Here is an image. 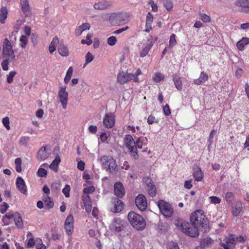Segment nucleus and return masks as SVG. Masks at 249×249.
Listing matches in <instances>:
<instances>
[{
    "instance_id": "f257e3e1",
    "label": "nucleus",
    "mask_w": 249,
    "mask_h": 249,
    "mask_svg": "<svg viewBox=\"0 0 249 249\" xmlns=\"http://www.w3.org/2000/svg\"><path fill=\"white\" fill-rule=\"evenodd\" d=\"M192 226L197 227L204 232L209 228V220L202 210H196L193 212L190 218Z\"/></svg>"
},
{
    "instance_id": "f03ea898",
    "label": "nucleus",
    "mask_w": 249,
    "mask_h": 249,
    "mask_svg": "<svg viewBox=\"0 0 249 249\" xmlns=\"http://www.w3.org/2000/svg\"><path fill=\"white\" fill-rule=\"evenodd\" d=\"M142 74V71L140 69H137L134 74L123 71L118 73L117 76V82L121 85H124L131 80H133L135 83H139L138 76Z\"/></svg>"
},
{
    "instance_id": "7ed1b4c3",
    "label": "nucleus",
    "mask_w": 249,
    "mask_h": 249,
    "mask_svg": "<svg viewBox=\"0 0 249 249\" xmlns=\"http://www.w3.org/2000/svg\"><path fill=\"white\" fill-rule=\"evenodd\" d=\"M127 218L131 225L137 230H142L146 226L144 218L134 212L128 213Z\"/></svg>"
},
{
    "instance_id": "20e7f679",
    "label": "nucleus",
    "mask_w": 249,
    "mask_h": 249,
    "mask_svg": "<svg viewBox=\"0 0 249 249\" xmlns=\"http://www.w3.org/2000/svg\"><path fill=\"white\" fill-rule=\"evenodd\" d=\"M124 144L131 157L137 160L139 157L138 150L135 146V141L131 135L127 134L125 136Z\"/></svg>"
},
{
    "instance_id": "39448f33",
    "label": "nucleus",
    "mask_w": 249,
    "mask_h": 249,
    "mask_svg": "<svg viewBox=\"0 0 249 249\" xmlns=\"http://www.w3.org/2000/svg\"><path fill=\"white\" fill-rule=\"evenodd\" d=\"M2 53L4 57L8 58L11 62L14 61L15 55L10 41L8 38L4 39L2 44Z\"/></svg>"
},
{
    "instance_id": "423d86ee",
    "label": "nucleus",
    "mask_w": 249,
    "mask_h": 249,
    "mask_svg": "<svg viewBox=\"0 0 249 249\" xmlns=\"http://www.w3.org/2000/svg\"><path fill=\"white\" fill-rule=\"evenodd\" d=\"M100 161L104 168L109 172H113L117 168L116 160L111 156H103L100 158Z\"/></svg>"
},
{
    "instance_id": "0eeeda50",
    "label": "nucleus",
    "mask_w": 249,
    "mask_h": 249,
    "mask_svg": "<svg viewBox=\"0 0 249 249\" xmlns=\"http://www.w3.org/2000/svg\"><path fill=\"white\" fill-rule=\"evenodd\" d=\"M158 207L161 213L165 217H171L173 214V209L168 202L160 200L158 203Z\"/></svg>"
},
{
    "instance_id": "6e6552de",
    "label": "nucleus",
    "mask_w": 249,
    "mask_h": 249,
    "mask_svg": "<svg viewBox=\"0 0 249 249\" xmlns=\"http://www.w3.org/2000/svg\"><path fill=\"white\" fill-rule=\"evenodd\" d=\"M57 99L61 104L63 108L66 109L69 99V94L66 91V86L59 88Z\"/></svg>"
},
{
    "instance_id": "1a4fd4ad",
    "label": "nucleus",
    "mask_w": 249,
    "mask_h": 249,
    "mask_svg": "<svg viewBox=\"0 0 249 249\" xmlns=\"http://www.w3.org/2000/svg\"><path fill=\"white\" fill-rule=\"evenodd\" d=\"M126 225V222L120 218H114L109 226L112 231L120 232L124 230Z\"/></svg>"
},
{
    "instance_id": "9d476101",
    "label": "nucleus",
    "mask_w": 249,
    "mask_h": 249,
    "mask_svg": "<svg viewBox=\"0 0 249 249\" xmlns=\"http://www.w3.org/2000/svg\"><path fill=\"white\" fill-rule=\"evenodd\" d=\"M64 229L68 235L71 236L74 231V218L71 214L67 217L65 223Z\"/></svg>"
},
{
    "instance_id": "9b49d317",
    "label": "nucleus",
    "mask_w": 249,
    "mask_h": 249,
    "mask_svg": "<svg viewBox=\"0 0 249 249\" xmlns=\"http://www.w3.org/2000/svg\"><path fill=\"white\" fill-rule=\"evenodd\" d=\"M223 241L224 242L221 243L220 245L224 249L234 248L236 244L234 234H230L226 237Z\"/></svg>"
},
{
    "instance_id": "f8f14e48",
    "label": "nucleus",
    "mask_w": 249,
    "mask_h": 249,
    "mask_svg": "<svg viewBox=\"0 0 249 249\" xmlns=\"http://www.w3.org/2000/svg\"><path fill=\"white\" fill-rule=\"evenodd\" d=\"M135 203L138 208L141 211H143L147 208V203L146 197L142 194L137 196L135 199Z\"/></svg>"
},
{
    "instance_id": "ddd939ff",
    "label": "nucleus",
    "mask_w": 249,
    "mask_h": 249,
    "mask_svg": "<svg viewBox=\"0 0 249 249\" xmlns=\"http://www.w3.org/2000/svg\"><path fill=\"white\" fill-rule=\"evenodd\" d=\"M109 21L114 25H120L126 22L123 15L119 13L112 14L109 18Z\"/></svg>"
},
{
    "instance_id": "4468645a",
    "label": "nucleus",
    "mask_w": 249,
    "mask_h": 249,
    "mask_svg": "<svg viewBox=\"0 0 249 249\" xmlns=\"http://www.w3.org/2000/svg\"><path fill=\"white\" fill-rule=\"evenodd\" d=\"M115 121V116L113 113H107L103 119L104 125L107 128H111L114 126Z\"/></svg>"
},
{
    "instance_id": "2eb2a0df",
    "label": "nucleus",
    "mask_w": 249,
    "mask_h": 249,
    "mask_svg": "<svg viewBox=\"0 0 249 249\" xmlns=\"http://www.w3.org/2000/svg\"><path fill=\"white\" fill-rule=\"evenodd\" d=\"M145 183L146 189L150 196H155L157 194V190L155 185L153 184L151 178H147L145 179Z\"/></svg>"
},
{
    "instance_id": "dca6fc26",
    "label": "nucleus",
    "mask_w": 249,
    "mask_h": 249,
    "mask_svg": "<svg viewBox=\"0 0 249 249\" xmlns=\"http://www.w3.org/2000/svg\"><path fill=\"white\" fill-rule=\"evenodd\" d=\"M114 194L119 198H122L125 195V190L123 184L120 182H116L114 185Z\"/></svg>"
},
{
    "instance_id": "f3484780",
    "label": "nucleus",
    "mask_w": 249,
    "mask_h": 249,
    "mask_svg": "<svg viewBox=\"0 0 249 249\" xmlns=\"http://www.w3.org/2000/svg\"><path fill=\"white\" fill-rule=\"evenodd\" d=\"M175 225L182 232H186L187 228L189 227V223L184 219L178 218L175 220Z\"/></svg>"
},
{
    "instance_id": "a211bd4d",
    "label": "nucleus",
    "mask_w": 249,
    "mask_h": 249,
    "mask_svg": "<svg viewBox=\"0 0 249 249\" xmlns=\"http://www.w3.org/2000/svg\"><path fill=\"white\" fill-rule=\"evenodd\" d=\"M16 185L20 193L25 195L27 194V189L25 181L21 177H18L17 178Z\"/></svg>"
},
{
    "instance_id": "6ab92c4d",
    "label": "nucleus",
    "mask_w": 249,
    "mask_h": 249,
    "mask_svg": "<svg viewBox=\"0 0 249 249\" xmlns=\"http://www.w3.org/2000/svg\"><path fill=\"white\" fill-rule=\"evenodd\" d=\"M193 176L196 181H200L204 177V173L200 167L196 166L193 167Z\"/></svg>"
},
{
    "instance_id": "aec40b11",
    "label": "nucleus",
    "mask_w": 249,
    "mask_h": 249,
    "mask_svg": "<svg viewBox=\"0 0 249 249\" xmlns=\"http://www.w3.org/2000/svg\"><path fill=\"white\" fill-rule=\"evenodd\" d=\"M50 156V154L47 151L46 146L41 147L37 153L38 160H44Z\"/></svg>"
},
{
    "instance_id": "412c9836",
    "label": "nucleus",
    "mask_w": 249,
    "mask_h": 249,
    "mask_svg": "<svg viewBox=\"0 0 249 249\" xmlns=\"http://www.w3.org/2000/svg\"><path fill=\"white\" fill-rule=\"evenodd\" d=\"M20 6L24 14L28 16L31 10L28 0H20Z\"/></svg>"
},
{
    "instance_id": "4be33fe9",
    "label": "nucleus",
    "mask_w": 249,
    "mask_h": 249,
    "mask_svg": "<svg viewBox=\"0 0 249 249\" xmlns=\"http://www.w3.org/2000/svg\"><path fill=\"white\" fill-rule=\"evenodd\" d=\"M208 79L209 76L208 74L204 71H201L199 78L194 80V83L196 85H200L204 83Z\"/></svg>"
},
{
    "instance_id": "5701e85b",
    "label": "nucleus",
    "mask_w": 249,
    "mask_h": 249,
    "mask_svg": "<svg viewBox=\"0 0 249 249\" xmlns=\"http://www.w3.org/2000/svg\"><path fill=\"white\" fill-rule=\"evenodd\" d=\"M199 229L196 227H191L189 223V227L187 228L186 232L185 233L191 237H196L198 236Z\"/></svg>"
},
{
    "instance_id": "b1692460",
    "label": "nucleus",
    "mask_w": 249,
    "mask_h": 249,
    "mask_svg": "<svg viewBox=\"0 0 249 249\" xmlns=\"http://www.w3.org/2000/svg\"><path fill=\"white\" fill-rule=\"evenodd\" d=\"M59 54L63 57H67L69 55V51L67 45L61 42L58 47Z\"/></svg>"
},
{
    "instance_id": "393cba45",
    "label": "nucleus",
    "mask_w": 249,
    "mask_h": 249,
    "mask_svg": "<svg viewBox=\"0 0 249 249\" xmlns=\"http://www.w3.org/2000/svg\"><path fill=\"white\" fill-rule=\"evenodd\" d=\"M243 206L241 202H236L234 206L232 207L231 210L232 215L235 217L237 216L241 212Z\"/></svg>"
},
{
    "instance_id": "a878e982",
    "label": "nucleus",
    "mask_w": 249,
    "mask_h": 249,
    "mask_svg": "<svg viewBox=\"0 0 249 249\" xmlns=\"http://www.w3.org/2000/svg\"><path fill=\"white\" fill-rule=\"evenodd\" d=\"M249 44V38L244 37L237 42L236 47L239 51H243L245 49V46Z\"/></svg>"
},
{
    "instance_id": "bb28decb",
    "label": "nucleus",
    "mask_w": 249,
    "mask_h": 249,
    "mask_svg": "<svg viewBox=\"0 0 249 249\" xmlns=\"http://www.w3.org/2000/svg\"><path fill=\"white\" fill-rule=\"evenodd\" d=\"M148 142L147 139L145 137H141L138 138L135 141V146L137 148L142 149L143 146L147 145Z\"/></svg>"
},
{
    "instance_id": "cd10ccee",
    "label": "nucleus",
    "mask_w": 249,
    "mask_h": 249,
    "mask_svg": "<svg viewBox=\"0 0 249 249\" xmlns=\"http://www.w3.org/2000/svg\"><path fill=\"white\" fill-rule=\"evenodd\" d=\"M114 200V208L113 212L114 213H119L123 210L124 204L122 201L119 199L118 198H115Z\"/></svg>"
},
{
    "instance_id": "c85d7f7f",
    "label": "nucleus",
    "mask_w": 249,
    "mask_h": 249,
    "mask_svg": "<svg viewBox=\"0 0 249 249\" xmlns=\"http://www.w3.org/2000/svg\"><path fill=\"white\" fill-rule=\"evenodd\" d=\"M173 81L174 85L178 91H181L182 89V82L181 78L177 75L173 76Z\"/></svg>"
},
{
    "instance_id": "c756f323",
    "label": "nucleus",
    "mask_w": 249,
    "mask_h": 249,
    "mask_svg": "<svg viewBox=\"0 0 249 249\" xmlns=\"http://www.w3.org/2000/svg\"><path fill=\"white\" fill-rule=\"evenodd\" d=\"M61 161V160L59 156H56L52 162L49 165V167L55 172L58 171V165Z\"/></svg>"
},
{
    "instance_id": "7c9ffc66",
    "label": "nucleus",
    "mask_w": 249,
    "mask_h": 249,
    "mask_svg": "<svg viewBox=\"0 0 249 249\" xmlns=\"http://www.w3.org/2000/svg\"><path fill=\"white\" fill-rule=\"evenodd\" d=\"M59 43V39L57 36H55L51 41L49 46V51L50 53H53L56 50V46Z\"/></svg>"
},
{
    "instance_id": "2f4dec72",
    "label": "nucleus",
    "mask_w": 249,
    "mask_h": 249,
    "mask_svg": "<svg viewBox=\"0 0 249 249\" xmlns=\"http://www.w3.org/2000/svg\"><path fill=\"white\" fill-rule=\"evenodd\" d=\"M14 217H13L16 225L18 228L21 229L23 227V224L22 218L19 213H14Z\"/></svg>"
},
{
    "instance_id": "473e14b6",
    "label": "nucleus",
    "mask_w": 249,
    "mask_h": 249,
    "mask_svg": "<svg viewBox=\"0 0 249 249\" xmlns=\"http://www.w3.org/2000/svg\"><path fill=\"white\" fill-rule=\"evenodd\" d=\"M109 6L110 4L107 1H102L95 3L93 5V7L95 9L97 10H105L107 9Z\"/></svg>"
},
{
    "instance_id": "72a5a7b5",
    "label": "nucleus",
    "mask_w": 249,
    "mask_h": 249,
    "mask_svg": "<svg viewBox=\"0 0 249 249\" xmlns=\"http://www.w3.org/2000/svg\"><path fill=\"white\" fill-rule=\"evenodd\" d=\"M8 10L6 7L2 6L0 10V22L3 24L7 18Z\"/></svg>"
},
{
    "instance_id": "f704fd0d",
    "label": "nucleus",
    "mask_w": 249,
    "mask_h": 249,
    "mask_svg": "<svg viewBox=\"0 0 249 249\" xmlns=\"http://www.w3.org/2000/svg\"><path fill=\"white\" fill-rule=\"evenodd\" d=\"M14 217V213H8L2 218V221L4 225H8L11 223V221Z\"/></svg>"
},
{
    "instance_id": "c9c22d12",
    "label": "nucleus",
    "mask_w": 249,
    "mask_h": 249,
    "mask_svg": "<svg viewBox=\"0 0 249 249\" xmlns=\"http://www.w3.org/2000/svg\"><path fill=\"white\" fill-rule=\"evenodd\" d=\"M234 4L237 7L248 9L249 7V0H237L235 2Z\"/></svg>"
},
{
    "instance_id": "e433bc0d",
    "label": "nucleus",
    "mask_w": 249,
    "mask_h": 249,
    "mask_svg": "<svg viewBox=\"0 0 249 249\" xmlns=\"http://www.w3.org/2000/svg\"><path fill=\"white\" fill-rule=\"evenodd\" d=\"M165 78L164 75L160 72H158L155 73L154 76L153 77L152 79L155 83H159L163 81Z\"/></svg>"
},
{
    "instance_id": "4c0bfd02",
    "label": "nucleus",
    "mask_w": 249,
    "mask_h": 249,
    "mask_svg": "<svg viewBox=\"0 0 249 249\" xmlns=\"http://www.w3.org/2000/svg\"><path fill=\"white\" fill-rule=\"evenodd\" d=\"M43 201L44 202L45 206L48 209H50L53 208L54 206L53 202L49 196H46L45 198L44 199Z\"/></svg>"
},
{
    "instance_id": "58836bf2",
    "label": "nucleus",
    "mask_w": 249,
    "mask_h": 249,
    "mask_svg": "<svg viewBox=\"0 0 249 249\" xmlns=\"http://www.w3.org/2000/svg\"><path fill=\"white\" fill-rule=\"evenodd\" d=\"M73 72V69L71 67H70L66 73V75L64 78V81L66 84H68L70 80H71V76L72 75Z\"/></svg>"
},
{
    "instance_id": "ea45409f",
    "label": "nucleus",
    "mask_w": 249,
    "mask_h": 249,
    "mask_svg": "<svg viewBox=\"0 0 249 249\" xmlns=\"http://www.w3.org/2000/svg\"><path fill=\"white\" fill-rule=\"evenodd\" d=\"M15 168L17 172L20 173L21 172V163L22 160L20 158H17L15 160Z\"/></svg>"
},
{
    "instance_id": "a19ab883",
    "label": "nucleus",
    "mask_w": 249,
    "mask_h": 249,
    "mask_svg": "<svg viewBox=\"0 0 249 249\" xmlns=\"http://www.w3.org/2000/svg\"><path fill=\"white\" fill-rule=\"evenodd\" d=\"M19 41L20 47L24 49L26 47L28 43V39L27 37L25 36L22 35L20 36Z\"/></svg>"
},
{
    "instance_id": "79ce46f5",
    "label": "nucleus",
    "mask_w": 249,
    "mask_h": 249,
    "mask_svg": "<svg viewBox=\"0 0 249 249\" xmlns=\"http://www.w3.org/2000/svg\"><path fill=\"white\" fill-rule=\"evenodd\" d=\"M209 202L211 204H219L221 199L216 196H211L209 197Z\"/></svg>"
},
{
    "instance_id": "37998d69",
    "label": "nucleus",
    "mask_w": 249,
    "mask_h": 249,
    "mask_svg": "<svg viewBox=\"0 0 249 249\" xmlns=\"http://www.w3.org/2000/svg\"><path fill=\"white\" fill-rule=\"evenodd\" d=\"M95 190V189L93 186L87 187L83 189L84 195H89V194L93 193Z\"/></svg>"
},
{
    "instance_id": "c03bdc74",
    "label": "nucleus",
    "mask_w": 249,
    "mask_h": 249,
    "mask_svg": "<svg viewBox=\"0 0 249 249\" xmlns=\"http://www.w3.org/2000/svg\"><path fill=\"white\" fill-rule=\"evenodd\" d=\"M93 58L94 57L93 55L90 52L87 53L85 56L86 63L84 67H85L87 64L92 62L93 60Z\"/></svg>"
},
{
    "instance_id": "a18cd8bd",
    "label": "nucleus",
    "mask_w": 249,
    "mask_h": 249,
    "mask_svg": "<svg viewBox=\"0 0 249 249\" xmlns=\"http://www.w3.org/2000/svg\"><path fill=\"white\" fill-rule=\"evenodd\" d=\"M163 5L168 11H171L173 7V4L170 0H164L163 1Z\"/></svg>"
},
{
    "instance_id": "49530a36",
    "label": "nucleus",
    "mask_w": 249,
    "mask_h": 249,
    "mask_svg": "<svg viewBox=\"0 0 249 249\" xmlns=\"http://www.w3.org/2000/svg\"><path fill=\"white\" fill-rule=\"evenodd\" d=\"M176 35L174 34H172L171 36H170V40H169V46L170 47H174L177 43V40H176Z\"/></svg>"
},
{
    "instance_id": "de8ad7c7",
    "label": "nucleus",
    "mask_w": 249,
    "mask_h": 249,
    "mask_svg": "<svg viewBox=\"0 0 249 249\" xmlns=\"http://www.w3.org/2000/svg\"><path fill=\"white\" fill-rule=\"evenodd\" d=\"M82 200L84 205L92 204L91 198L89 195H82Z\"/></svg>"
},
{
    "instance_id": "09e8293b",
    "label": "nucleus",
    "mask_w": 249,
    "mask_h": 249,
    "mask_svg": "<svg viewBox=\"0 0 249 249\" xmlns=\"http://www.w3.org/2000/svg\"><path fill=\"white\" fill-rule=\"evenodd\" d=\"M17 72L16 71H10L7 77V82L8 83L10 84L13 82V78L16 75Z\"/></svg>"
},
{
    "instance_id": "8fccbe9b",
    "label": "nucleus",
    "mask_w": 249,
    "mask_h": 249,
    "mask_svg": "<svg viewBox=\"0 0 249 249\" xmlns=\"http://www.w3.org/2000/svg\"><path fill=\"white\" fill-rule=\"evenodd\" d=\"M92 36L90 34H88L86 36V39H82L81 40V43L83 44H87L88 45H90L91 44L92 41L91 39Z\"/></svg>"
},
{
    "instance_id": "3c124183",
    "label": "nucleus",
    "mask_w": 249,
    "mask_h": 249,
    "mask_svg": "<svg viewBox=\"0 0 249 249\" xmlns=\"http://www.w3.org/2000/svg\"><path fill=\"white\" fill-rule=\"evenodd\" d=\"M37 174L40 177H46L47 174V171L44 168L39 167L38 169Z\"/></svg>"
},
{
    "instance_id": "603ef678",
    "label": "nucleus",
    "mask_w": 249,
    "mask_h": 249,
    "mask_svg": "<svg viewBox=\"0 0 249 249\" xmlns=\"http://www.w3.org/2000/svg\"><path fill=\"white\" fill-rule=\"evenodd\" d=\"M11 61L9 60L8 58H6L5 59L3 60L1 63V67L4 71H7L8 70V65L9 62Z\"/></svg>"
},
{
    "instance_id": "864d4df0",
    "label": "nucleus",
    "mask_w": 249,
    "mask_h": 249,
    "mask_svg": "<svg viewBox=\"0 0 249 249\" xmlns=\"http://www.w3.org/2000/svg\"><path fill=\"white\" fill-rule=\"evenodd\" d=\"M71 187L69 185H66L62 190V193L65 195V197H69L70 196V192Z\"/></svg>"
},
{
    "instance_id": "5fc2aeb1",
    "label": "nucleus",
    "mask_w": 249,
    "mask_h": 249,
    "mask_svg": "<svg viewBox=\"0 0 249 249\" xmlns=\"http://www.w3.org/2000/svg\"><path fill=\"white\" fill-rule=\"evenodd\" d=\"M147 122L149 124H152L154 123H158V121L153 115L151 114L148 116Z\"/></svg>"
},
{
    "instance_id": "6e6d98bb",
    "label": "nucleus",
    "mask_w": 249,
    "mask_h": 249,
    "mask_svg": "<svg viewBox=\"0 0 249 249\" xmlns=\"http://www.w3.org/2000/svg\"><path fill=\"white\" fill-rule=\"evenodd\" d=\"M2 122L3 125L7 130H9L10 129V126L9 125V118L8 117L3 118L2 119Z\"/></svg>"
},
{
    "instance_id": "4d7b16f0",
    "label": "nucleus",
    "mask_w": 249,
    "mask_h": 249,
    "mask_svg": "<svg viewBox=\"0 0 249 249\" xmlns=\"http://www.w3.org/2000/svg\"><path fill=\"white\" fill-rule=\"evenodd\" d=\"M153 17L152 14L148 12L146 16V25H151L152 23L153 22Z\"/></svg>"
},
{
    "instance_id": "13d9d810",
    "label": "nucleus",
    "mask_w": 249,
    "mask_h": 249,
    "mask_svg": "<svg viewBox=\"0 0 249 249\" xmlns=\"http://www.w3.org/2000/svg\"><path fill=\"white\" fill-rule=\"evenodd\" d=\"M200 18L204 22H209L211 21V18L205 14H200Z\"/></svg>"
},
{
    "instance_id": "bf43d9fd",
    "label": "nucleus",
    "mask_w": 249,
    "mask_h": 249,
    "mask_svg": "<svg viewBox=\"0 0 249 249\" xmlns=\"http://www.w3.org/2000/svg\"><path fill=\"white\" fill-rule=\"evenodd\" d=\"M29 140V138L27 136H23L20 138L19 143L21 145H27L28 142Z\"/></svg>"
},
{
    "instance_id": "052dcab7",
    "label": "nucleus",
    "mask_w": 249,
    "mask_h": 249,
    "mask_svg": "<svg viewBox=\"0 0 249 249\" xmlns=\"http://www.w3.org/2000/svg\"><path fill=\"white\" fill-rule=\"evenodd\" d=\"M151 40H148V43L146 46L150 50L152 48L155 42L158 40V38L151 36Z\"/></svg>"
},
{
    "instance_id": "680f3d73",
    "label": "nucleus",
    "mask_w": 249,
    "mask_h": 249,
    "mask_svg": "<svg viewBox=\"0 0 249 249\" xmlns=\"http://www.w3.org/2000/svg\"><path fill=\"white\" fill-rule=\"evenodd\" d=\"M116 37L114 36H111L107 38V43L110 46L114 45L117 42Z\"/></svg>"
},
{
    "instance_id": "e2e57ef3",
    "label": "nucleus",
    "mask_w": 249,
    "mask_h": 249,
    "mask_svg": "<svg viewBox=\"0 0 249 249\" xmlns=\"http://www.w3.org/2000/svg\"><path fill=\"white\" fill-rule=\"evenodd\" d=\"M163 112L165 116H169L171 114L169 106L166 104L163 107Z\"/></svg>"
},
{
    "instance_id": "0e129e2a",
    "label": "nucleus",
    "mask_w": 249,
    "mask_h": 249,
    "mask_svg": "<svg viewBox=\"0 0 249 249\" xmlns=\"http://www.w3.org/2000/svg\"><path fill=\"white\" fill-rule=\"evenodd\" d=\"M234 196V194L231 192H228L225 194V199L228 203H231V198L233 197Z\"/></svg>"
},
{
    "instance_id": "69168bd1",
    "label": "nucleus",
    "mask_w": 249,
    "mask_h": 249,
    "mask_svg": "<svg viewBox=\"0 0 249 249\" xmlns=\"http://www.w3.org/2000/svg\"><path fill=\"white\" fill-rule=\"evenodd\" d=\"M9 206L6 202H3L0 206V212L1 213H4L8 210Z\"/></svg>"
},
{
    "instance_id": "338daca9",
    "label": "nucleus",
    "mask_w": 249,
    "mask_h": 249,
    "mask_svg": "<svg viewBox=\"0 0 249 249\" xmlns=\"http://www.w3.org/2000/svg\"><path fill=\"white\" fill-rule=\"evenodd\" d=\"M149 51L150 50L146 46H145L141 51L140 53V56L141 57H143L145 56L147 54Z\"/></svg>"
},
{
    "instance_id": "774afa93",
    "label": "nucleus",
    "mask_w": 249,
    "mask_h": 249,
    "mask_svg": "<svg viewBox=\"0 0 249 249\" xmlns=\"http://www.w3.org/2000/svg\"><path fill=\"white\" fill-rule=\"evenodd\" d=\"M35 244V241L33 237L30 238L27 241V248H32L34 246Z\"/></svg>"
}]
</instances>
